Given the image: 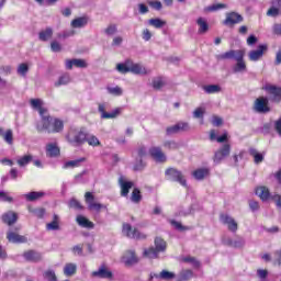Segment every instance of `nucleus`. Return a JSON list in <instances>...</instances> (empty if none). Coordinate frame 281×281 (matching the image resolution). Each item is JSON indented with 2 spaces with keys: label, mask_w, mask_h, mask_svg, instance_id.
I'll return each instance as SVG.
<instances>
[{
  "label": "nucleus",
  "mask_w": 281,
  "mask_h": 281,
  "mask_svg": "<svg viewBox=\"0 0 281 281\" xmlns=\"http://www.w3.org/2000/svg\"><path fill=\"white\" fill-rule=\"evenodd\" d=\"M116 71H119V74H131V59L117 64Z\"/></svg>",
  "instance_id": "obj_31"
},
{
  "label": "nucleus",
  "mask_w": 281,
  "mask_h": 281,
  "mask_svg": "<svg viewBox=\"0 0 281 281\" xmlns=\"http://www.w3.org/2000/svg\"><path fill=\"white\" fill-rule=\"evenodd\" d=\"M19 221V215L14 211H9L2 215V223L12 226Z\"/></svg>",
  "instance_id": "obj_23"
},
{
  "label": "nucleus",
  "mask_w": 281,
  "mask_h": 281,
  "mask_svg": "<svg viewBox=\"0 0 281 281\" xmlns=\"http://www.w3.org/2000/svg\"><path fill=\"white\" fill-rule=\"evenodd\" d=\"M224 245L227 247H233L234 249H243L245 247V238L236 236L235 238H225L223 239Z\"/></svg>",
  "instance_id": "obj_13"
},
{
  "label": "nucleus",
  "mask_w": 281,
  "mask_h": 281,
  "mask_svg": "<svg viewBox=\"0 0 281 281\" xmlns=\"http://www.w3.org/2000/svg\"><path fill=\"white\" fill-rule=\"evenodd\" d=\"M131 201L132 203H142V191L139 189L135 188L132 191Z\"/></svg>",
  "instance_id": "obj_45"
},
{
  "label": "nucleus",
  "mask_w": 281,
  "mask_h": 281,
  "mask_svg": "<svg viewBox=\"0 0 281 281\" xmlns=\"http://www.w3.org/2000/svg\"><path fill=\"white\" fill-rule=\"evenodd\" d=\"M71 251L75 256H83V246L82 245H76L71 248Z\"/></svg>",
  "instance_id": "obj_60"
},
{
  "label": "nucleus",
  "mask_w": 281,
  "mask_h": 281,
  "mask_svg": "<svg viewBox=\"0 0 281 281\" xmlns=\"http://www.w3.org/2000/svg\"><path fill=\"white\" fill-rule=\"evenodd\" d=\"M116 32H117V24H109L104 30V34H106V36H115Z\"/></svg>",
  "instance_id": "obj_53"
},
{
  "label": "nucleus",
  "mask_w": 281,
  "mask_h": 281,
  "mask_svg": "<svg viewBox=\"0 0 281 281\" xmlns=\"http://www.w3.org/2000/svg\"><path fill=\"white\" fill-rule=\"evenodd\" d=\"M30 161H32V155H26L21 157L20 159H18V165L23 168L25 166H27V164H30Z\"/></svg>",
  "instance_id": "obj_56"
},
{
  "label": "nucleus",
  "mask_w": 281,
  "mask_h": 281,
  "mask_svg": "<svg viewBox=\"0 0 281 281\" xmlns=\"http://www.w3.org/2000/svg\"><path fill=\"white\" fill-rule=\"evenodd\" d=\"M7 240H9V243H13V244L27 243V237H25L23 235H19L16 233H14V231L10 229L7 233Z\"/></svg>",
  "instance_id": "obj_22"
},
{
  "label": "nucleus",
  "mask_w": 281,
  "mask_h": 281,
  "mask_svg": "<svg viewBox=\"0 0 281 281\" xmlns=\"http://www.w3.org/2000/svg\"><path fill=\"white\" fill-rule=\"evenodd\" d=\"M149 25H151V27H156V30H161V27H164V25H166V21L159 19V18H155V19H150L148 20Z\"/></svg>",
  "instance_id": "obj_41"
},
{
  "label": "nucleus",
  "mask_w": 281,
  "mask_h": 281,
  "mask_svg": "<svg viewBox=\"0 0 281 281\" xmlns=\"http://www.w3.org/2000/svg\"><path fill=\"white\" fill-rule=\"evenodd\" d=\"M106 91L108 93H110V95H116V97H120L124 93V90H122L120 86L106 87Z\"/></svg>",
  "instance_id": "obj_47"
},
{
  "label": "nucleus",
  "mask_w": 281,
  "mask_h": 281,
  "mask_svg": "<svg viewBox=\"0 0 281 281\" xmlns=\"http://www.w3.org/2000/svg\"><path fill=\"white\" fill-rule=\"evenodd\" d=\"M182 262H188L189 265H192L194 269H199V267H201V261L196 260V258L194 257H184L182 259Z\"/></svg>",
  "instance_id": "obj_49"
},
{
  "label": "nucleus",
  "mask_w": 281,
  "mask_h": 281,
  "mask_svg": "<svg viewBox=\"0 0 281 281\" xmlns=\"http://www.w3.org/2000/svg\"><path fill=\"white\" fill-rule=\"evenodd\" d=\"M166 85V78L164 77H155L151 81V87L155 91H161L164 86Z\"/></svg>",
  "instance_id": "obj_33"
},
{
  "label": "nucleus",
  "mask_w": 281,
  "mask_h": 281,
  "mask_svg": "<svg viewBox=\"0 0 281 281\" xmlns=\"http://www.w3.org/2000/svg\"><path fill=\"white\" fill-rule=\"evenodd\" d=\"M23 258L27 262H41L43 260V255L35 250H27L23 254Z\"/></svg>",
  "instance_id": "obj_19"
},
{
  "label": "nucleus",
  "mask_w": 281,
  "mask_h": 281,
  "mask_svg": "<svg viewBox=\"0 0 281 281\" xmlns=\"http://www.w3.org/2000/svg\"><path fill=\"white\" fill-rule=\"evenodd\" d=\"M71 36H76L75 30H66L60 33H57V38L65 41L66 38H69Z\"/></svg>",
  "instance_id": "obj_46"
},
{
  "label": "nucleus",
  "mask_w": 281,
  "mask_h": 281,
  "mask_svg": "<svg viewBox=\"0 0 281 281\" xmlns=\"http://www.w3.org/2000/svg\"><path fill=\"white\" fill-rule=\"evenodd\" d=\"M256 194L261 199V201H269V199H271V192L267 187H258L256 189Z\"/></svg>",
  "instance_id": "obj_27"
},
{
  "label": "nucleus",
  "mask_w": 281,
  "mask_h": 281,
  "mask_svg": "<svg viewBox=\"0 0 281 281\" xmlns=\"http://www.w3.org/2000/svg\"><path fill=\"white\" fill-rule=\"evenodd\" d=\"M123 234L127 238H146V235H140L137 228L131 227V224H123Z\"/></svg>",
  "instance_id": "obj_17"
},
{
  "label": "nucleus",
  "mask_w": 281,
  "mask_h": 281,
  "mask_svg": "<svg viewBox=\"0 0 281 281\" xmlns=\"http://www.w3.org/2000/svg\"><path fill=\"white\" fill-rule=\"evenodd\" d=\"M76 271H78V266L76 263H66L64 267V274L67 278H71V276H76Z\"/></svg>",
  "instance_id": "obj_34"
},
{
  "label": "nucleus",
  "mask_w": 281,
  "mask_h": 281,
  "mask_svg": "<svg viewBox=\"0 0 281 281\" xmlns=\"http://www.w3.org/2000/svg\"><path fill=\"white\" fill-rule=\"evenodd\" d=\"M249 155H251V157H254L255 164H262L265 161V155L258 153V150L256 148H250Z\"/></svg>",
  "instance_id": "obj_37"
},
{
  "label": "nucleus",
  "mask_w": 281,
  "mask_h": 281,
  "mask_svg": "<svg viewBox=\"0 0 281 281\" xmlns=\"http://www.w3.org/2000/svg\"><path fill=\"white\" fill-rule=\"evenodd\" d=\"M89 23V18L87 16H80V18H77V19H74L71 22H70V26L74 29V30H80L82 27H87Z\"/></svg>",
  "instance_id": "obj_24"
},
{
  "label": "nucleus",
  "mask_w": 281,
  "mask_h": 281,
  "mask_svg": "<svg viewBox=\"0 0 281 281\" xmlns=\"http://www.w3.org/2000/svg\"><path fill=\"white\" fill-rule=\"evenodd\" d=\"M43 196H45V192L43 191H33L24 194V199H26V201H38V199H43Z\"/></svg>",
  "instance_id": "obj_36"
},
{
  "label": "nucleus",
  "mask_w": 281,
  "mask_h": 281,
  "mask_svg": "<svg viewBox=\"0 0 281 281\" xmlns=\"http://www.w3.org/2000/svg\"><path fill=\"white\" fill-rule=\"evenodd\" d=\"M154 243L155 247H149L144 250L145 258H149L150 260L159 258V254H164L168 247L166 240H164L161 237H156Z\"/></svg>",
  "instance_id": "obj_2"
},
{
  "label": "nucleus",
  "mask_w": 281,
  "mask_h": 281,
  "mask_svg": "<svg viewBox=\"0 0 281 281\" xmlns=\"http://www.w3.org/2000/svg\"><path fill=\"white\" fill-rule=\"evenodd\" d=\"M148 5H150V8H153L154 10H161V8H164V5L161 4V1L159 0L148 1Z\"/></svg>",
  "instance_id": "obj_62"
},
{
  "label": "nucleus",
  "mask_w": 281,
  "mask_h": 281,
  "mask_svg": "<svg viewBox=\"0 0 281 281\" xmlns=\"http://www.w3.org/2000/svg\"><path fill=\"white\" fill-rule=\"evenodd\" d=\"M71 82V76L69 74L61 75L57 81H55L54 87H65Z\"/></svg>",
  "instance_id": "obj_32"
},
{
  "label": "nucleus",
  "mask_w": 281,
  "mask_h": 281,
  "mask_svg": "<svg viewBox=\"0 0 281 281\" xmlns=\"http://www.w3.org/2000/svg\"><path fill=\"white\" fill-rule=\"evenodd\" d=\"M86 142L89 146H100V139L93 135L86 134Z\"/></svg>",
  "instance_id": "obj_52"
},
{
  "label": "nucleus",
  "mask_w": 281,
  "mask_h": 281,
  "mask_svg": "<svg viewBox=\"0 0 281 281\" xmlns=\"http://www.w3.org/2000/svg\"><path fill=\"white\" fill-rule=\"evenodd\" d=\"M235 64L232 66L233 74H247V61H245V50L241 55H238L235 59Z\"/></svg>",
  "instance_id": "obj_5"
},
{
  "label": "nucleus",
  "mask_w": 281,
  "mask_h": 281,
  "mask_svg": "<svg viewBox=\"0 0 281 281\" xmlns=\"http://www.w3.org/2000/svg\"><path fill=\"white\" fill-rule=\"evenodd\" d=\"M120 113H122V109L116 108L112 112H110V113L108 112L106 114H103V120H115V117H117V115H120Z\"/></svg>",
  "instance_id": "obj_50"
},
{
  "label": "nucleus",
  "mask_w": 281,
  "mask_h": 281,
  "mask_svg": "<svg viewBox=\"0 0 281 281\" xmlns=\"http://www.w3.org/2000/svg\"><path fill=\"white\" fill-rule=\"evenodd\" d=\"M164 147L168 148V150H177V148H179V143L175 140H166Z\"/></svg>",
  "instance_id": "obj_57"
},
{
  "label": "nucleus",
  "mask_w": 281,
  "mask_h": 281,
  "mask_svg": "<svg viewBox=\"0 0 281 281\" xmlns=\"http://www.w3.org/2000/svg\"><path fill=\"white\" fill-rule=\"evenodd\" d=\"M93 278H103L106 280H111L113 278V272L106 268V266H101L98 271L92 272Z\"/></svg>",
  "instance_id": "obj_20"
},
{
  "label": "nucleus",
  "mask_w": 281,
  "mask_h": 281,
  "mask_svg": "<svg viewBox=\"0 0 281 281\" xmlns=\"http://www.w3.org/2000/svg\"><path fill=\"white\" fill-rule=\"evenodd\" d=\"M3 140L9 144V146H12L14 144V133L12 130H8L5 133L2 134Z\"/></svg>",
  "instance_id": "obj_44"
},
{
  "label": "nucleus",
  "mask_w": 281,
  "mask_h": 281,
  "mask_svg": "<svg viewBox=\"0 0 281 281\" xmlns=\"http://www.w3.org/2000/svg\"><path fill=\"white\" fill-rule=\"evenodd\" d=\"M46 155L47 157H58L60 155V148L56 143H49L46 145Z\"/></svg>",
  "instance_id": "obj_28"
},
{
  "label": "nucleus",
  "mask_w": 281,
  "mask_h": 281,
  "mask_svg": "<svg viewBox=\"0 0 281 281\" xmlns=\"http://www.w3.org/2000/svg\"><path fill=\"white\" fill-rule=\"evenodd\" d=\"M47 232H58L60 229V217L57 214H54L53 221L46 224Z\"/></svg>",
  "instance_id": "obj_26"
},
{
  "label": "nucleus",
  "mask_w": 281,
  "mask_h": 281,
  "mask_svg": "<svg viewBox=\"0 0 281 281\" xmlns=\"http://www.w3.org/2000/svg\"><path fill=\"white\" fill-rule=\"evenodd\" d=\"M243 15L236 12L226 13V19L224 20V25H236L238 23H243Z\"/></svg>",
  "instance_id": "obj_16"
},
{
  "label": "nucleus",
  "mask_w": 281,
  "mask_h": 281,
  "mask_svg": "<svg viewBox=\"0 0 281 281\" xmlns=\"http://www.w3.org/2000/svg\"><path fill=\"white\" fill-rule=\"evenodd\" d=\"M27 71H30V67L27 66V64L19 65V67H18L19 76H22L23 78H25V76H27Z\"/></svg>",
  "instance_id": "obj_55"
},
{
  "label": "nucleus",
  "mask_w": 281,
  "mask_h": 281,
  "mask_svg": "<svg viewBox=\"0 0 281 281\" xmlns=\"http://www.w3.org/2000/svg\"><path fill=\"white\" fill-rule=\"evenodd\" d=\"M130 74H134L135 76H146L150 74V71H148L142 64H135L131 60Z\"/></svg>",
  "instance_id": "obj_18"
},
{
  "label": "nucleus",
  "mask_w": 281,
  "mask_h": 281,
  "mask_svg": "<svg viewBox=\"0 0 281 281\" xmlns=\"http://www.w3.org/2000/svg\"><path fill=\"white\" fill-rule=\"evenodd\" d=\"M165 177L167 181H173L175 183L182 186V188H188L186 176H183V172L179 171L177 168H168L165 171Z\"/></svg>",
  "instance_id": "obj_4"
},
{
  "label": "nucleus",
  "mask_w": 281,
  "mask_h": 281,
  "mask_svg": "<svg viewBox=\"0 0 281 281\" xmlns=\"http://www.w3.org/2000/svg\"><path fill=\"white\" fill-rule=\"evenodd\" d=\"M177 134H179V131H178V128H177V124H175V125H171V126H168L167 128H166V135H177Z\"/></svg>",
  "instance_id": "obj_64"
},
{
  "label": "nucleus",
  "mask_w": 281,
  "mask_h": 281,
  "mask_svg": "<svg viewBox=\"0 0 281 281\" xmlns=\"http://www.w3.org/2000/svg\"><path fill=\"white\" fill-rule=\"evenodd\" d=\"M29 211L37 218H43L45 216V209H29Z\"/></svg>",
  "instance_id": "obj_58"
},
{
  "label": "nucleus",
  "mask_w": 281,
  "mask_h": 281,
  "mask_svg": "<svg viewBox=\"0 0 281 281\" xmlns=\"http://www.w3.org/2000/svg\"><path fill=\"white\" fill-rule=\"evenodd\" d=\"M220 221L223 225L227 226L228 232L236 234L238 232V222L228 214H221Z\"/></svg>",
  "instance_id": "obj_7"
},
{
  "label": "nucleus",
  "mask_w": 281,
  "mask_h": 281,
  "mask_svg": "<svg viewBox=\"0 0 281 281\" xmlns=\"http://www.w3.org/2000/svg\"><path fill=\"white\" fill-rule=\"evenodd\" d=\"M52 36H54V30L52 27H46L44 31L38 33L40 41H43L44 43L49 41Z\"/></svg>",
  "instance_id": "obj_35"
},
{
  "label": "nucleus",
  "mask_w": 281,
  "mask_h": 281,
  "mask_svg": "<svg viewBox=\"0 0 281 281\" xmlns=\"http://www.w3.org/2000/svg\"><path fill=\"white\" fill-rule=\"evenodd\" d=\"M176 126L178 128V133H188V131H190V123L188 122H178Z\"/></svg>",
  "instance_id": "obj_51"
},
{
  "label": "nucleus",
  "mask_w": 281,
  "mask_h": 281,
  "mask_svg": "<svg viewBox=\"0 0 281 281\" xmlns=\"http://www.w3.org/2000/svg\"><path fill=\"white\" fill-rule=\"evenodd\" d=\"M119 186L121 188V196H128V192H131V189L133 188L134 183L133 181L126 180L124 176H121L119 178Z\"/></svg>",
  "instance_id": "obj_15"
},
{
  "label": "nucleus",
  "mask_w": 281,
  "mask_h": 281,
  "mask_svg": "<svg viewBox=\"0 0 281 281\" xmlns=\"http://www.w3.org/2000/svg\"><path fill=\"white\" fill-rule=\"evenodd\" d=\"M146 168V164L144 162V160L140 159H136L135 164H134V170L135 171H142Z\"/></svg>",
  "instance_id": "obj_59"
},
{
  "label": "nucleus",
  "mask_w": 281,
  "mask_h": 281,
  "mask_svg": "<svg viewBox=\"0 0 281 281\" xmlns=\"http://www.w3.org/2000/svg\"><path fill=\"white\" fill-rule=\"evenodd\" d=\"M149 155L157 164H166L168 159L161 147H150Z\"/></svg>",
  "instance_id": "obj_11"
},
{
  "label": "nucleus",
  "mask_w": 281,
  "mask_h": 281,
  "mask_svg": "<svg viewBox=\"0 0 281 281\" xmlns=\"http://www.w3.org/2000/svg\"><path fill=\"white\" fill-rule=\"evenodd\" d=\"M263 90L270 95L271 102H281V87L266 85Z\"/></svg>",
  "instance_id": "obj_10"
},
{
  "label": "nucleus",
  "mask_w": 281,
  "mask_h": 281,
  "mask_svg": "<svg viewBox=\"0 0 281 281\" xmlns=\"http://www.w3.org/2000/svg\"><path fill=\"white\" fill-rule=\"evenodd\" d=\"M76 222L78 223V225L80 227H83L86 229H93V227H95L93 222L89 221L87 217H85L82 215H78L76 218Z\"/></svg>",
  "instance_id": "obj_29"
},
{
  "label": "nucleus",
  "mask_w": 281,
  "mask_h": 281,
  "mask_svg": "<svg viewBox=\"0 0 281 281\" xmlns=\"http://www.w3.org/2000/svg\"><path fill=\"white\" fill-rule=\"evenodd\" d=\"M50 49L55 53L63 52V46L60 45V43H58V41H53L50 43Z\"/></svg>",
  "instance_id": "obj_61"
},
{
  "label": "nucleus",
  "mask_w": 281,
  "mask_h": 281,
  "mask_svg": "<svg viewBox=\"0 0 281 281\" xmlns=\"http://www.w3.org/2000/svg\"><path fill=\"white\" fill-rule=\"evenodd\" d=\"M158 278H159L160 280H166V281H168V280H175V278H177V274H175V272H171V271H168V270H162V271L159 273Z\"/></svg>",
  "instance_id": "obj_42"
},
{
  "label": "nucleus",
  "mask_w": 281,
  "mask_h": 281,
  "mask_svg": "<svg viewBox=\"0 0 281 281\" xmlns=\"http://www.w3.org/2000/svg\"><path fill=\"white\" fill-rule=\"evenodd\" d=\"M85 199L88 205V210H90L91 212H100V210L106 207L103 204L95 202V195H93V193L91 192H86Z\"/></svg>",
  "instance_id": "obj_9"
},
{
  "label": "nucleus",
  "mask_w": 281,
  "mask_h": 281,
  "mask_svg": "<svg viewBox=\"0 0 281 281\" xmlns=\"http://www.w3.org/2000/svg\"><path fill=\"white\" fill-rule=\"evenodd\" d=\"M267 16L276 19L281 15V0H270V8L267 11Z\"/></svg>",
  "instance_id": "obj_14"
},
{
  "label": "nucleus",
  "mask_w": 281,
  "mask_h": 281,
  "mask_svg": "<svg viewBox=\"0 0 281 281\" xmlns=\"http://www.w3.org/2000/svg\"><path fill=\"white\" fill-rule=\"evenodd\" d=\"M254 110L256 111V113H262V114L270 113L271 108H269V99L265 97H260L256 99L254 104Z\"/></svg>",
  "instance_id": "obj_8"
},
{
  "label": "nucleus",
  "mask_w": 281,
  "mask_h": 281,
  "mask_svg": "<svg viewBox=\"0 0 281 281\" xmlns=\"http://www.w3.org/2000/svg\"><path fill=\"white\" fill-rule=\"evenodd\" d=\"M196 23L200 27L199 34H205L207 32V30H210V25H207V21H205V19L199 18Z\"/></svg>",
  "instance_id": "obj_40"
},
{
  "label": "nucleus",
  "mask_w": 281,
  "mask_h": 281,
  "mask_svg": "<svg viewBox=\"0 0 281 281\" xmlns=\"http://www.w3.org/2000/svg\"><path fill=\"white\" fill-rule=\"evenodd\" d=\"M194 276V272L192 270H182L177 277L176 281H188L191 280V278Z\"/></svg>",
  "instance_id": "obj_38"
},
{
  "label": "nucleus",
  "mask_w": 281,
  "mask_h": 281,
  "mask_svg": "<svg viewBox=\"0 0 281 281\" xmlns=\"http://www.w3.org/2000/svg\"><path fill=\"white\" fill-rule=\"evenodd\" d=\"M192 176L194 177V179H196V181H203L205 177L210 176V169L207 168L196 169L192 172Z\"/></svg>",
  "instance_id": "obj_30"
},
{
  "label": "nucleus",
  "mask_w": 281,
  "mask_h": 281,
  "mask_svg": "<svg viewBox=\"0 0 281 281\" xmlns=\"http://www.w3.org/2000/svg\"><path fill=\"white\" fill-rule=\"evenodd\" d=\"M203 90L205 91V93H221V86L209 85V86H204Z\"/></svg>",
  "instance_id": "obj_48"
},
{
  "label": "nucleus",
  "mask_w": 281,
  "mask_h": 281,
  "mask_svg": "<svg viewBox=\"0 0 281 281\" xmlns=\"http://www.w3.org/2000/svg\"><path fill=\"white\" fill-rule=\"evenodd\" d=\"M44 279L47 281H58V278L56 277V272L54 270H46L44 272Z\"/></svg>",
  "instance_id": "obj_54"
},
{
  "label": "nucleus",
  "mask_w": 281,
  "mask_h": 281,
  "mask_svg": "<svg viewBox=\"0 0 281 281\" xmlns=\"http://www.w3.org/2000/svg\"><path fill=\"white\" fill-rule=\"evenodd\" d=\"M244 52H245V49H237V50L231 49L226 53L218 55V59L220 60H232V58H234V60H236V58L238 56H241Z\"/></svg>",
  "instance_id": "obj_21"
},
{
  "label": "nucleus",
  "mask_w": 281,
  "mask_h": 281,
  "mask_svg": "<svg viewBox=\"0 0 281 281\" xmlns=\"http://www.w3.org/2000/svg\"><path fill=\"white\" fill-rule=\"evenodd\" d=\"M123 261L127 267H131L133 265H137L138 259L137 256L135 255V251L128 250L124 254L123 256Z\"/></svg>",
  "instance_id": "obj_25"
},
{
  "label": "nucleus",
  "mask_w": 281,
  "mask_h": 281,
  "mask_svg": "<svg viewBox=\"0 0 281 281\" xmlns=\"http://www.w3.org/2000/svg\"><path fill=\"white\" fill-rule=\"evenodd\" d=\"M83 161H86L85 158H79V159H76V160H70V161H66L64 164V169L67 170L69 168H78Z\"/></svg>",
  "instance_id": "obj_39"
},
{
  "label": "nucleus",
  "mask_w": 281,
  "mask_h": 281,
  "mask_svg": "<svg viewBox=\"0 0 281 281\" xmlns=\"http://www.w3.org/2000/svg\"><path fill=\"white\" fill-rule=\"evenodd\" d=\"M69 207H72V210H82V204L76 199H71L69 201Z\"/></svg>",
  "instance_id": "obj_63"
},
{
  "label": "nucleus",
  "mask_w": 281,
  "mask_h": 281,
  "mask_svg": "<svg viewBox=\"0 0 281 281\" xmlns=\"http://www.w3.org/2000/svg\"><path fill=\"white\" fill-rule=\"evenodd\" d=\"M31 106L36 109L41 115V111H47V109L43 108V101L41 99H31Z\"/></svg>",
  "instance_id": "obj_43"
},
{
  "label": "nucleus",
  "mask_w": 281,
  "mask_h": 281,
  "mask_svg": "<svg viewBox=\"0 0 281 281\" xmlns=\"http://www.w3.org/2000/svg\"><path fill=\"white\" fill-rule=\"evenodd\" d=\"M41 121L36 123L37 133H61L65 128L63 121H55L54 127H52V115L47 110H41Z\"/></svg>",
  "instance_id": "obj_1"
},
{
  "label": "nucleus",
  "mask_w": 281,
  "mask_h": 281,
  "mask_svg": "<svg viewBox=\"0 0 281 281\" xmlns=\"http://www.w3.org/2000/svg\"><path fill=\"white\" fill-rule=\"evenodd\" d=\"M67 139L72 146H82L87 142V131L85 128L70 130Z\"/></svg>",
  "instance_id": "obj_3"
},
{
  "label": "nucleus",
  "mask_w": 281,
  "mask_h": 281,
  "mask_svg": "<svg viewBox=\"0 0 281 281\" xmlns=\"http://www.w3.org/2000/svg\"><path fill=\"white\" fill-rule=\"evenodd\" d=\"M265 52H267V45L261 44L257 47V49L248 53V58L251 63H258V60L265 56Z\"/></svg>",
  "instance_id": "obj_12"
},
{
  "label": "nucleus",
  "mask_w": 281,
  "mask_h": 281,
  "mask_svg": "<svg viewBox=\"0 0 281 281\" xmlns=\"http://www.w3.org/2000/svg\"><path fill=\"white\" fill-rule=\"evenodd\" d=\"M232 153V145L228 143L222 145L220 149H217L214 154L213 161L214 164H221L223 159L226 157H229V154Z\"/></svg>",
  "instance_id": "obj_6"
}]
</instances>
